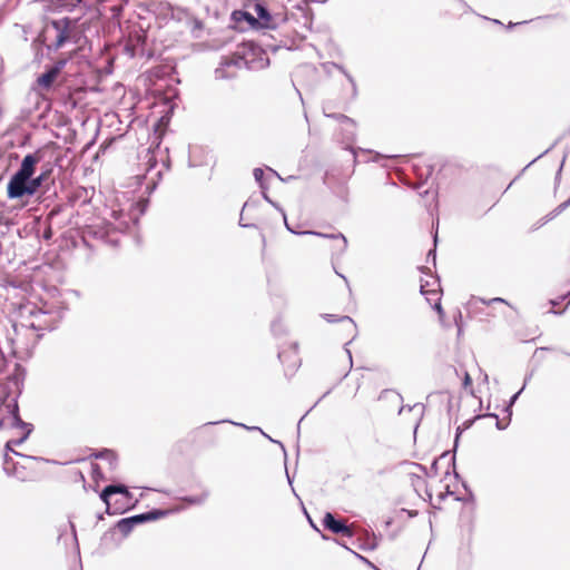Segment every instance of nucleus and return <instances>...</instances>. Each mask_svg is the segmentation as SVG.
Segmentation results:
<instances>
[{"instance_id":"40","label":"nucleus","mask_w":570,"mask_h":570,"mask_svg":"<svg viewBox=\"0 0 570 570\" xmlns=\"http://www.w3.org/2000/svg\"><path fill=\"white\" fill-rule=\"evenodd\" d=\"M278 358L281 362H283V363L285 362V352L284 351L278 352Z\"/></svg>"},{"instance_id":"30","label":"nucleus","mask_w":570,"mask_h":570,"mask_svg":"<svg viewBox=\"0 0 570 570\" xmlns=\"http://www.w3.org/2000/svg\"><path fill=\"white\" fill-rule=\"evenodd\" d=\"M376 547L377 543L375 538H367L366 542L360 546L362 550H374Z\"/></svg>"},{"instance_id":"19","label":"nucleus","mask_w":570,"mask_h":570,"mask_svg":"<svg viewBox=\"0 0 570 570\" xmlns=\"http://www.w3.org/2000/svg\"><path fill=\"white\" fill-rule=\"evenodd\" d=\"M569 206H570V198L567 199L566 202L561 203L560 205H558L552 212H550L548 215H546L542 218V222H541L540 226H542V225L547 224L548 222L552 220L554 217H557L562 212H564Z\"/></svg>"},{"instance_id":"2","label":"nucleus","mask_w":570,"mask_h":570,"mask_svg":"<svg viewBox=\"0 0 570 570\" xmlns=\"http://www.w3.org/2000/svg\"><path fill=\"white\" fill-rule=\"evenodd\" d=\"M267 66L268 58L259 57L258 60H249L246 56L234 53L222 58L219 66L215 69V77L216 79H232L242 68L256 69Z\"/></svg>"},{"instance_id":"33","label":"nucleus","mask_w":570,"mask_h":570,"mask_svg":"<svg viewBox=\"0 0 570 570\" xmlns=\"http://www.w3.org/2000/svg\"><path fill=\"white\" fill-rule=\"evenodd\" d=\"M338 69L343 72V75L347 78V80L350 81V83L352 85V88H353V94L356 95V82L354 80V78L343 68V67H338Z\"/></svg>"},{"instance_id":"39","label":"nucleus","mask_w":570,"mask_h":570,"mask_svg":"<svg viewBox=\"0 0 570 570\" xmlns=\"http://www.w3.org/2000/svg\"><path fill=\"white\" fill-rule=\"evenodd\" d=\"M283 217H284L285 226H286V228L288 229V232L294 233V234H298L297 232L293 230V229L289 227V225L287 224V219H286V215H285V213H283Z\"/></svg>"},{"instance_id":"55","label":"nucleus","mask_w":570,"mask_h":570,"mask_svg":"<svg viewBox=\"0 0 570 570\" xmlns=\"http://www.w3.org/2000/svg\"><path fill=\"white\" fill-rule=\"evenodd\" d=\"M55 214H56V210L53 209V210H51V212H50V214H49V215H50V216H53Z\"/></svg>"},{"instance_id":"14","label":"nucleus","mask_w":570,"mask_h":570,"mask_svg":"<svg viewBox=\"0 0 570 570\" xmlns=\"http://www.w3.org/2000/svg\"><path fill=\"white\" fill-rule=\"evenodd\" d=\"M328 323L342 322L345 325V330L348 334H352V338L356 336V324L350 316H342L337 318L333 314H325L323 316Z\"/></svg>"},{"instance_id":"11","label":"nucleus","mask_w":570,"mask_h":570,"mask_svg":"<svg viewBox=\"0 0 570 570\" xmlns=\"http://www.w3.org/2000/svg\"><path fill=\"white\" fill-rule=\"evenodd\" d=\"M14 404H18L16 400L8 401L7 397L0 396V430L9 424V415L13 412Z\"/></svg>"},{"instance_id":"22","label":"nucleus","mask_w":570,"mask_h":570,"mask_svg":"<svg viewBox=\"0 0 570 570\" xmlns=\"http://www.w3.org/2000/svg\"><path fill=\"white\" fill-rule=\"evenodd\" d=\"M482 303L484 305H493V304H505V305H509V303L501 298V297H494V298H491V299H484V298H481V297H473L471 301H470V304L473 305V304H476V303Z\"/></svg>"},{"instance_id":"47","label":"nucleus","mask_w":570,"mask_h":570,"mask_svg":"<svg viewBox=\"0 0 570 570\" xmlns=\"http://www.w3.org/2000/svg\"><path fill=\"white\" fill-rule=\"evenodd\" d=\"M431 255L433 256V261H435V254H434V252H433V250H430V252H429L428 257H430Z\"/></svg>"},{"instance_id":"49","label":"nucleus","mask_w":570,"mask_h":570,"mask_svg":"<svg viewBox=\"0 0 570 570\" xmlns=\"http://www.w3.org/2000/svg\"><path fill=\"white\" fill-rule=\"evenodd\" d=\"M286 475H287L288 483L292 485V479H291V476H289L287 471H286Z\"/></svg>"},{"instance_id":"5","label":"nucleus","mask_w":570,"mask_h":570,"mask_svg":"<svg viewBox=\"0 0 570 570\" xmlns=\"http://www.w3.org/2000/svg\"><path fill=\"white\" fill-rule=\"evenodd\" d=\"M26 312H28L30 320L22 322V327L32 328L37 332L51 331L53 328L52 320L47 312L36 306L26 307Z\"/></svg>"},{"instance_id":"21","label":"nucleus","mask_w":570,"mask_h":570,"mask_svg":"<svg viewBox=\"0 0 570 570\" xmlns=\"http://www.w3.org/2000/svg\"><path fill=\"white\" fill-rule=\"evenodd\" d=\"M326 117L333 118L341 125H347L350 129L352 130L353 127H355V121L351 119L350 117L343 115V114H325Z\"/></svg>"},{"instance_id":"13","label":"nucleus","mask_w":570,"mask_h":570,"mask_svg":"<svg viewBox=\"0 0 570 570\" xmlns=\"http://www.w3.org/2000/svg\"><path fill=\"white\" fill-rule=\"evenodd\" d=\"M302 234L315 235V236H320V237H324V238H332V239L336 240L337 244L335 246V249L338 253H344L346 250V248H347V239L341 233H338V234H324V233H320V232L305 230Z\"/></svg>"},{"instance_id":"20","label":"nucleus","mask_w":570,"mask_h":570,"mask_svg":"<svg viewBox=\"0 0 570 570\" xmlns=\"http://www.w3.org/2000/svg\"><path fill=\"white\" fill-rule=\"evenodd\" d=\"M233 19L235 21H247L249 26L252 27H256V23H257V19L249 12L247 11H242V10H235L232 14Z\"/></svg>"},{"instance_id":"43","label":"nucleus","mask_w":570,"mask_h":570,"mask_svg":"<svg viewBox=\"0 0 570 570\" xmlns=\"http://www.w3.org/2000/svg\"><path fill=\"white\" fill-rule=\"evenodd\" d=\"M92 473H94V475H96V474H98V473H99V465L95 464V465L92 466Z\"/></svg>"},{"instance_id":"15","label":"nucleus","mask_w":570,"mask_h":570,"mask_svg":"<svg viewBox=\"0 0 570 570\" xmlns=\"http://www.w3.org/2000/svg\"><path fill=\"white\" fill-rule=\"evenodd\" d=\"M59 75L50 67L41 76L37 78V83L42 89H50Z\"/></svg>"},{"instance_id":"28","label":"nucleus","mask_w":570,"mask_h":570,"mask_svg":"<svg viewBox=\"0 0 570 570\" xmlns=\"http://www.w3.org/2000/svg\"><path fill=\"white\" fill-rule=\"evenodd\" d=\"M207 499V493H203L202 495L197 497H186L184 498V501L188 502L189 504H202Z\"/></svg>"},{"instance_id":"26","label":"nucleus","mask_w":570,"mask_h":570,"mask_svg":"<svg viewBox=\"0 0 570 570\" xmlns=\"http://www.w3.org/2000/svg\"><path fill=\"white\" fill-rule=\"evenodd\" d=\"M525 384H527V381L524 382L523 386L515 394H513L511 396V399L509 401V404L505 406V412H508L509 416H511V414H512L511 407L513 406V404L515 403V401L518 400V397L520 396V394L524 390Z\"/></svg>"},{"instance_id":"25","label":"nucleus","mask_w":570,"mask_h":570,"mask_svg":"<svg viewBox=\"0 0 570 570\" xmlns=\"http://www.w3.org/2000/svg\"><path fill=\"white\" fill-rule=\"evenodd\" d=\"M145 159H146V164H147V170H146V176H147V175L151 174L157 161H156L154 154H151L150 150H147Z\"/></svg>"},{"instance_id":"12","label":"nucleus","mask_w":570,"mask_h":570,"mask_svg":"<svg viewBox=\"0 0 570 570\" xmlns=\"http://www.w3.org/2000/svg\"><path fill=\"white\" fill-rule=\"evenodd\" d=\"M116 493H120V494H124L125 497L129 498L130 497V493L127 489V487L122 485V484H110V485H107L100 493V499L106 503L107 505V511L109 510L110 508V503H109V497L112 495V494H116Z\"/></svg>"},{"instance_id":"3","label":"nucleus","mask_w":570,"mask_h":570,"mask_svg":"<svg viewBox=\"0 0 570 570\" xmlns=\"http://www.w3.org/2000/svg\"><path fill=\"white\" fill-rule=\"evenodd\" d=\"M12 411L13 412L9 415V424L7 425L6 429H8V430H20L21 431V435H20V438H10L6 442V446H4L6 452H4V454H9V452H11L13 455L20 456L23 460H38V458H36V456L22 455L21 453H19V452L13 450V446H18V445L22 444L28 439V436L32 432L33 428H32L31 423L23 422L20 419L18 404L13 405V410Z\"/></svg>"},{"instance_id":"34","label":"nucleus","mask_w":570,"mask_h":570,"mask_svg":"<svg viewBox=\"0 0 570 570\" xmlns=\"http://www.w3.org/2000/svg\"><path fill=\"white\" fill-rule=\"evenodd\" d=\"M473 421H465L461 426L456 429L455 444L458 443L460 434L472 425Z\"/></svg>"},{"instance_id":"52","label":"nucleus","mask_w":570,"mask_h":570,"mask_svg":"<svg viewBox=\"0 0 570 570\" xmlns=\"http://www.w3.org/2000/svg\"><path fill=\"white\" fill-rule=\"evenodd\" d=\"M239 225H240L242 227H249V225L243 224V223H242V220L239 222Z\"/></svg>"},{"instance_id":"6","label":"nucleus","mask_w":570,"mask_h":570,"mask_svg":"<svg viewBox=\"0 0 570 570\" xmlns=\"http://www.w3.org/2000/svg\"><path fill=\"white\" fill-rule=\"evenodd\" d=\"M254 11L257 14L256 26L267 29H276L279 23L286 21V16L283 13H271L268 8L258 0H254Z\"/></svg>"},{"instance_id":"37","label":"nucleus","mask_w":570,"mask_h":570,"mask_svg":"<svg viewBox=\"0 0 570 570\" xmlns=\"http://www.w3.org/2000/svg\"><path fill=\"white\" fill-rule=\"evenodd\" d=\"M52 237V230H51V227H47L46 230L43 232V238L45 239H50Z\"/></svg>"},{"instance_id":"4","label":"nucleus","mask_w":570,"mask_h":570,"mask_svg":"<svg viewBox=\"0 0 570 570\" xmlns=\"http://www.w3.org/2000/svg\"><path fill=\"white\" fill-rule=\"evenodd\" d=\"M170 513V510H160V509H154L151 511L131 515L128 518L120 519L116 523V529L124 534V537L128 535L135 525L141 524L147 521H154L158 520L160 518H164Z\"/></svg>"},{"instance_id":"41","label":"nucleus","mask_w":570,"mask_h":570,"mask_svg":"<svg viewBox=\"0 0 570 570\" xmlns=\"http://www.w3.org/2000/svg\"><path fill=\"white\" fill-rule=\"evenodd\" d=\"M13 432V435L11 438H20L21 431L20 430H11Z\"/></svg>"},{"instance_id":"23","label":"nucleus","mask_w":570,"mask_h":570,"mask_svg":"<svg viewBox=\"0 0 570 570\" xmlns=\"http://www.w3.org/2000/svg\"><path fill=\"white\" fill-rule=\"evenodd\" d=\"M340 129L343 134V140H345L347 142H352L354 140L355 135H356V126L353 127V129L351 130L347 125H341Z\"/></svg>"},{"instance_id":"7","label":"nucleus","mask_w":570,"mask_h":570,"mask_svg":"<svg viewBox=\"0 0 570 570\" xmlns=\"http://www.w3.org/2000/svg\"><path fill=\"white\" fill-rule=\"evenodd\" d=\"M30 180L31 177L24 176L19 173H14L8 185H7V195L9 199H19L24 196H31L30 191Z\"/></svg>"},{"instance_id":"48","label":"nucleus","mask_w":570,"mask_h":570,"mask_svg":"<svg viewBox=\"0 0 570 570\" xmlns=\"http://www.w3.org/2000/svg\"><path fill=\"white\" fill-rule=\"evenodd\" d=\"M150 181L153 183V188H155L156 187V181H155L153 176L150 177Z\"/></svg>"},{"instance_id":"10","label":"nucleus","mask_w":570,"mask_h":570,"mask_svg":"<svg viewBox=\"0 0 570 570\" xmlns=\"http://www.w3.org/2000/svg\"><path fill=\"white\" fill-rule=\"evenodd\" d=\"M40 161L39 153L28 154L23 157L20 168L17 173L22 174L24 176L31 177L35 175L36 165Z\"/></svg>"},{"instance_id":"29","label":"nucleus","mask_w":570,"mask_h":570,"mask_svg":"<svg viewBox=\"0 0 570 570\" xmlns=\"http://www.w3.org/2000/svg\"><path fill=\"white\" fill-rule=\"evenodd\" d=\"M255 180L259 184L262 189H266L267 187L263 183L264 170L262 168H255L253 171Z\"/></svg>"},{"instance_id":"45","label":"nucleus","mask_w":570,"mask_h":570,"mask_svg":"<svg viewBox=\"0 0 570 570\" xmlns=\"http://www.w3.org/2000/svg\"><path fill=\"white\" fill-rule=\"evenodd\" d=\"M505 426H507V425H502L500 421H498V422H497V428H498L499 430H503V429H505Z\"/></svg>"},{"instance_id":"17","label":"nucleus","mask_w":570,"mask_h":570,"mask_svg":"<svg viewBox=\"0 0 570 570\" xmlns=\"http://www.w3.org/2000/svg\"><path fill=\"white\" fill-rule=\"evenodd\" d=\"M407 475L411 487L414 489L416 494L421 497V491L426 488V482L424 478L414 472H410Z\"/></svg>"},{"instance_id":"42","label":"nucleus","mask_w":570,"mask_h":570,"mask_svg":"<svg viewBox=\"0 0 570 570\" xmlns=\"http://www.w3.org/2000/svg\"><path fill=\"white\" fill-rule=\"evenodd\" d=\"M412 465H413L414 468H416V469L421 470L422 472H425V468H424V466H422L421 464H419V463H413Z\"/></svg>"},{"instance_id":"36","label":"nucleus","mask_w":570,"mask_h":570,"mask_svg":"<svg viewBox=\"0 0 570 570\" xmlns=\"http://www.w3.org/2000/svg\"><path fill=\"white\" fill-rule=\"evenodd\" d=\"M471 384H472L471 376L468 372H465L464 380H463V386L466 389V387L471 386Z\"/></svg>"},{"instance_id":"44","label":"nucleus","mask_w":570,"mask_h":570,"mask_svg":"<svg viewBox=\"0 0 570 570\" xmlns=\"http://www.w3.org/2000/svg\"><path fill=\"white\" fill-rule=\"evenodd\" d=\"M345 351H346L347 357L350 360V364L352 365V354H351V351L348 348H346Z\"/></svg>"},{"instance_id":"46","label":"nucleus","mask_w":570,"mask_h":570,"mask_svg":"<svg viewBox=\"0 0 570 570\" xmlns=\"http://www.w3.org/2000/svg\"><path fill=\"white\" fill-rule=\"evenodd\" d=\"M277 327H278V324L274 323V324L272 325V331H273L274 333H276Z\"/></svg>"},{"instance_id":"50","label":"nucleus","mask_w":570,"mask_h":570,"mask_svg":"<svg viewBox=\"0 0 570 570\" xmlns=\"http://www.w3.org/2000/svg\"><path fill=\"white\" fill-rule=\"evenodd\" d=\"M293 348H294V353L296 354L297 353V344L296 343L293 344Z\"/></svg>"},{"instance_id":"53","label":"nucleus","mask_w":570,"mask_h":570,"mask_svg":"<svg viewBox=\"0 0 570 570\" xmlns=\"http://www.w3.org/2000/svg\"><path fill=\"white\" fill-rule=\"evenodd\" d=\"M269 170H271L274 175H276L277 177H279V176H278V174L276 173V170H273V169H271V168H269Z\"/></svg>"},{"instance_id":"8","label":"nucleus","mask_w":570,"mask_h":570,"mask_svg":"<svg viewBox=\"0 0 570 570\" xmlns=\"http://www.w3.org/2000/svg\"><path fill=\"white\" fill-rule=\"evenodd\" d=\"M3 471L8 476H13L20 481H26L28 479L26 466L16 462L10 454H4Z\"/></svg>"},{"instance_id":"24","label":"nucleus","mask_w":570,"mask_h":570,"mask_svg":"<svg viewBox=\"0 0 570 570\" xmlns=\"http://www.w3.org/2000/svg\"><path fill=\"white\" fill-rule=\"evenodd\" d=\"M228 422H229V423H232V421H228ZM233 424L238 425V426H242V428L247 429V430H249V431H259V432H261L264 436H266L269 441H272V442H275V443L279 444V446L282 448V450H283V451H284V453L286 454L285 446L283 445V443H282V442H279V441L273 440L269 435H267L266 433H264V432L262 431V429H261V428H258V426H247V425H245V424H243V423H235V422H233Z\"/></svg>"},{"instance_id":"51","label":"nucleus","mask_w":570,"mask_h":570,"mask_svg":"<svg viewBox=\"0 0 570 570\" xmlns=\"http://www.w3.org/2000/svg\"><path fill=\"white\" fill-rule=\"evenodd\" d=\"M521 23H522V22H519V23H511V22H510L509 28H512V27H514V26H517V24H521Z\"/></svg>"},{"instance_id":"18","label":"nucleus","mask_w":570,"mask_h":570,"mask_svg":"<svg viewBox=\"0 0 570 570\" xmlns=\"http://www.w3.org/2000/svg\"><path fill=\"white\" fill-rule=\"evenodd\" d=\"M50 174V170H43L40 175L37 177L31 176L30 180V191L31 196H33L38 189L42 186V184L47 180L48 176Z\"/></svg>"},{"instance_id":"27","label":"nucleus","mask_w":570,"mask_h":570,"mask_svg":"<svg viewBox=\"0 0 570 570\" xmlns=\"http://www.w3.org/2000/svg\"><path fill=\"white\" fill-rule=\"evenodd\" d=\"M97 459H106L110 461V464H112V461L116 460L115 453L111 450H102L99 453L95 454Z\"/></svg>"},{"instance_id":"9","label":"nucleus","mask_w":570,"mask_h":570,"mask_svg":"<svg viewBox=\"0 0 570 570\" xmlns=\"http://www.w3.org/2000/svg\"><path fill=\"white\" fill-rule=\"evenodd\" d=\"M323 525L335 534H343L346 537L353 535L351 528L346 525L343 520L336 519L331 512L325 513L323 518Z\"/></svg>"},{"instance_id":"1","label":"nucleus","mask_w":570,"mask_h":570,"mask_svg":"<svg viewBox=\"0 0 570 570\" xmlns=\"http://www.w3.org/2000/svg\"><path fill=\"white\" fill-rule=\"evenodd\" d=\"M43 41L47 42L48 50L57 51L69 42H77V20L69 17L50 20L46 23L43 31Z\"/></svg>"},{"instance_id":"32","label":"nucleus","mask_w":570,"mask_h":570,"mask_svg":"<svg viewBox=\"0 0 570 570\" xmlns=\"http://www.w3.org/2000/svg\"><path fill=\"white\" fill-rule=\"evenodd\" d=\"M112 216H115L116 220H119V224L117 225L118 229H125L128 227V223L126 220H120V217L122 216V213H117L116 210H112Z\"/></svg>"},{"instance_id":"38","label":"nucleus","mask_w":570,"mask_h":570,"mask_svg":"<svg viewBox=\"0 0 570 570\" xmlns=\"http://www.w3.org/2000/svg\"><path fill=\"white\" fill-rule=\"evenodd\" d=\"M266 189H263V198L268 202L269 204H272L273 206H276V204L268 197V195L266 194L265 191Z\"/></svg>"},{"instance_id":"54","label":"nucleus","mask_w":570,"mask_h":570,"mask_svg":"<svg viewBox=\"0 0 570 570\" xmlns=\"http://www.w3.org/2000/svg\"><path fill=\"white\" fill-rule=\"evenodd\" d=\"M155 176H157V177L159 178V177L161 176V173H160V171H157V173L155 174Z\"/></svg>"},{"instance_id":"31","label":"nucleus","mask_w":570,"mask_h":570,"mask_svg":"<svg viewBox=\"0 0 570 570\" xmlns=\"http://www.w3.org/2000/svg\"><path fill=\"white\" fill-rule=\"evenodd\" d=\"M67 61V59H59L50 68L59 75L61 70L66 67Z\"/></svg>"},{"instance_id":"35","label":"nucleus","mask_w":570,"mask_h":570,"mask_svg":"<svg viewBox=\"0 0 570 570\" xmlns=\"http://www.w3.org/2000/svg\"><path fill=\"white\" fill-rule=\"evenodd\" d=\"M353 553H354V556H355L356 558H358L361 561H363V562H364L365 564H367L370 568H372V569H374V570H376V569H377V568H376V567H375V566H374V564H373L368 559H366L365 557H363V556H361V554H358V553H356V552H353Z\"/></svg>"},{"instance_id":"16","label":"nucleus","mask_w":570,"mask_h":570,"mask_svg":"<svg viewBox=\"0 0 570 570\" xmlns=\"http://www.w3.org/2000/svg\"><path fill=\"white\" fill-rule=\"evenodd\" d=\"M428 286H429L428 282L425 284H421V287H420L421 294L425 295L426 299L429 302L434 301L435 302V304L433 306L434 309H436L439 313H442V306L440 303L439 291L438 289H428Z\"/></svg>"}]
</instances>
